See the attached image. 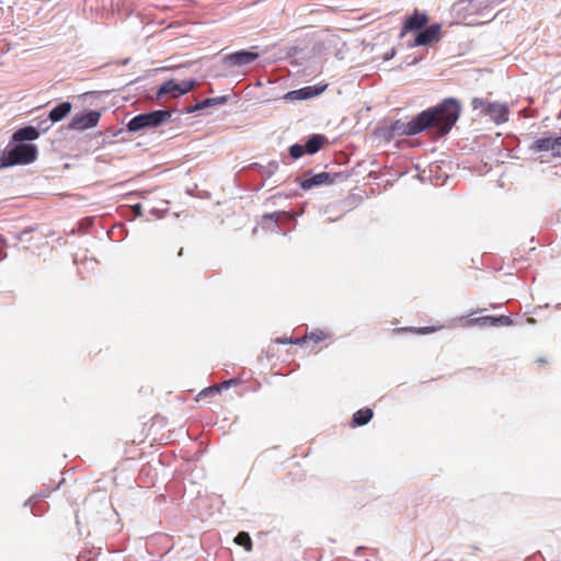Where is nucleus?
Listing matches in <instances>:
<instances>
[{
  "label": "nucleus",
  "mask_w": 561,
  "mask_h": 561,
  "mask_svg": "<svg viewBox=\"0 0 561 561\" xmlns=\"http://www.w3.org/2000/svg\"><path fill=\"white\" fill-rule=\"evenodd\" d=\"M461 103L456 98H446L434 106L423 110L408 123L396 119L390 123L396 136H414L427 131L434 138H443L450 133L461 114Z\"/></svg>",
  "instance_id": "obj_1"
},
{
  "label": "nucleus",
  "mask_w": 561,
  "mask_h": 561,
  "mask_svg": "<svg viewBox=\"0 0 561 561\" xmlns=\"http://www.w3.org/2000/svg\"><path fill=\"white\" fill-rule=\"evenodd\" d=\"M37 146L30 142H10L0 151V169L13 165H25L37 159Z\"/></svg>",
  "instance_id": "obj_2"
},
{
  "label": "nucleus",
  "mask_w": 561,
  "mask_h": 561,
  "mask_svg": "<svg viewBox=\"0 0 561 561\" xmlns=\"http://www.w3.org/2000/svg\"><path fill=\"white\" fill-rule=\"evenodd\" d=\"M176 110H153L146 113H140L131 117L126 124V129L129 133H138L145 128H156L162 126L171 121V117Z\"/></svg>",
  "instance_id": "obj_3"
},
{
  "label": "nucleus",
  "mask_w": 561,
  "mask_h": 561,
  "mask_svg": "<svg viewBox=\"0 0 561 561\" xmlns=\"http://www.w3.org/2000/svg\"><path fill=\"white\" fill-rule=\"evenodd\" d=\"M344 179H346V176L342 172L314 173L313 171L309 170L304 172L301 176H297L295 182L299 184L301 190L309 191L313 187L331 185L335 183L337 180Z\"/></svg>",
  "instance_id": "obj_4"
},
{
  "label": "nucleus",
  "mask_w": 561,
  "mask_h": 561,
  "mask_svg": "<svg viewBox=\"0 0 561 561\" xmlns=\"http://www.w3.org/2000/svg\"><path fill=\"white\" fill-rule=\"evenodd\" d=\"M329 139L323 134H311L304 139V142H296L288 148V154L293 160L300 159L304 154H316Z\"/></svg>",
  "instance_id": "obj_5"
},
{
  "label": "nucleus",
  "mask_w": 561,
  "mask_h": 561,
  "mask_svg": "<svg viewBox=\"0 0 561 561\" xmlns=\"http://www.w3.org/2000/svg\"><path fill=\"white\" fill-rule=\"evenodd\" d=\"M471 106L473 110H481L484 115L489 116L497 125L508 121V107L506 104L486 102L482 99L473 98Z\"/></svg>",
  "instance_id": "obj_6"
},
{
  "label": "nucleus",
  "mask_w": 561,
  "mask_h": 561,
  "mask_svg": "<svg viewBox=\"0 0 561 561\" xmlns=\"http://www.w3.org/2000/svg\"><path fill=\"white\" fill-rule=\"evenodd\" d=\"M196 85V79H187L181 82L170 79L159 85L156 95L159 100L165 96L179 98L192 91Z\"/></svg>",
  "instance_id": "obj_7"
},
{
  "label": "nucleus",
  "mask_w": 561,
  "mask_h": 561,
  "mask_svg": "<svg viewBox=\"0 0 561 561\" xmlns=\"http://www.w3.org/2000/svg\"><path fill=\"white\" fill-rule=\"evenodd\" d=\"M442 24L433 23L426 25L415 33L414 39L408 44L409 48L427 46L440 39Z\"/></svg>",
  "instance_id": "obj_8"
},
{
  "label": "nucleus",
  "mask_w": 561,
  "mask_h": 561,
  "mask_svg": "<svg viewBox=\"0 0 561 561\" xmlns=\"http://www.w3.org/2000/svg\"><path fill=\"white\" fill-rule=\"evenodd\" d=\"M101 113L96 110H84L72 116L69 128L72 130H85L98 125Z\"/></svg>",
  "instance_id": "obj_9"
},
{
  "label": "nucleus",
  "mask_w": 561,
  "mask_h": 561,
  "mask_svg": "<svg viewBox=\"0 0 561 561\" xmlns=\"http://www.w3.org/2000/svg\"><path fill=\"white\" fill-rule=\"evenodd\" d=\"M533 152L550 151L553 157H559L557 152L561 151V135H545L536 139L530 146Z\"/></svg>",
  "instance_id": "obj_10"
},
{
  "label": "nucleus",
  "mask_w": 561,
  "mask_h": 561,
  "mask_svg": "<svg viewBox=\"0 0 561 561\" xmlns=\"http://www.w3.org/2000/svg\"><path fill=\"white\" fill-rule=\"evenodd\" d=\"M430 18L426 12H420L417 9L410 15H408L400 31V37H404L407 33H416L428 24Z\"/></svg>",
  "instance_id": "obj_11"
},
{
  "label": "nucleus",
  "mask_w": 561,
  "mask_h": 561,
  "mask_svg": "<svg viewBox=\"0 0 561 561\" xmlns=\"http://www.w3.org/2000/svg\"><path fill=\"white\" fill-rule=\"evenodd\" d=\"M328 84L306 85L300 89L288 91L284 94L285 101H302L316 98L324 92Z\"/></svg>",
  "instance_id": "obj_12"
},
{
  "label": "nucleus",
  "mask_w": 561,
  "mask_h": 561,
  "mask_svg": "<svg viewBox=\"0 0 561 561\" xmlns=\"http://www.w3.org/2000/svg\"><path fill=\"white\" fill-rule=\"evenodd\" d=\"M259 53L248 49H240L224 57V64L230 67H243L252 64L259 58Z\"/></svg>",
  "instance_id": "obj_13"
},
{
  "label": "nucleus",
  "mask_w": 561,
  "mask_h": 561,
  "mask_svg": "<svg viewBox=\"0 0 561 561\" xmlns=\"http://www.w3.org/2000/svg\"><path fill=\"white\" fill-rule=\"evenodd\" d=\"M291 219V216L287 211H274L264 214L261 220L263 229H267L274 232H278L279 224L284 220Z\"/></svg>",
  "instance_id": "obj_14"
},
{
  "label": "nucleus",
  "mask_w": 561,
  "mask_h": 561,
  "mask_svg": "<svg viewBox=\"0 0 561 561\" xmlns=\"http://www.w3.org/2000/svg\"><path fill=\"white\" fill-rule=\"evenodd\" d=\"M228 99H229L228 95H221V96H216V98H207V99H204L201 102H196L194 105H191V106L186 107L181 113H183V114H191V113H195L197 111H202V110L215 106V105H224V104H226L228 102Z\"/></svg>",
  "instance_id": "obj_15"
},
{
  "label": "nucleus",
  "mask_w": 561,
  "mask_h": 561,
  "mask_svg": "<svg viewBox=\"0 0 561 561\" xmlns=\"http://www.w3.org/2000/svg\"><path fill=\"white\" fill-rule=\"evenodd\" d=\"M37 138H39V136L34 125L23 126L16 129L11 136L12 142H28Z\"/></svg>",
  "instance_id": "obj_16"
},
{
  "label": "nucleus",
  "mask_w": 561,
  "mask_h": 561,
  "mask_svg": "<svg viewBox=\"0 0 561 561\" xmlns=\"http://www.w3.org/2000/svg\"><path fill=\"white\" fill-rule=\"evenodd\" d=\"M71 108H72V104L69 101H64V102L58 103L56 106H54L48 112L47 116L54 123H58V122L62 121L71 112Z\"/></svg>",
  "instance_id": "obj_17"
},
{
  "label": "nucleus",
  "mask_w": 561,
  "mask_h": 561,
  "mask_svg": "<svg viewBox=\"0 0 561 561\" xmlns=\"http://www.w3.org/2000/svg\"><path fill=\"white\" fill-rule=\"evenodd\" d=\"M374 416V411L370 408H363L357 410L351 420L353 427L364 426L370 422Z\"/></svg>",
  "instance_id": "obj_18"
},
{
  "label": "nucleus",
  "mask_w": 561,
  "mask_h": 561,
  "mask_svg": "<svg viewBox=\"0 0 561 561\" xmlns=\"http://www.w3.org/2000/svg\"><path fill=\"white\" fill-rule=\"evenodd\" d=\"M513 319L510 316H483V327H510Z\"/></svg>",
  "instance_id": "obj_19"
},
{
  "label": "nucleus",
  "mask_w": 561,
  "mask_h": 561,
  "mask_svg": "<svg viewBox=\"0 0 561 561\" xmlns=\"http://www.w3.org/2000/svg\"><path fill=\"white\" fill-rule=\"evenodd\" d=\"M251 169L253 170H257L259 173L264 178V179H270L278 169V162L273 160V161H270L267 163V165H262L260 163H252L251 165Z\"/></svg>",
  "instance_id": "obj_20"
},
{
  "label": "nucleus",
  "mask_w": 561,
  "mask_h": 561,
  "mask_svg": "<svg viewBox=\"0 0 561 561\" xmlns=\"http://www.w3.org/2000/svg\"><path fill=\"white\" fill-rule=\"evenodd\" d=\"M234 543L241 546L245 549V551H251L253 548V542L250 535L245 531H240L233 539Z\"/></svg>",
  "instance_id": "obj_21"
},
{
  "label": "nucleus",
  "mask_w": 561,
  "mask_h": 561,
  "mask_svg": "<svg viewBox=\"0 0 561 561\" xmlns=\"http://www.w3.org/2000/svg\"><path fill=\"white\" fill-rule=\"evenodd\" d=\"M54 489L46 488L38 493L33 494L30 499H27L24 503V506L33 505L36 503H39L41 501H44L45 499L49 497Z\"/></svg>",
  "instance_id": "obj_22"
},
{
  "label": "nucleus",
  "mask_w": 561,
  "mask_h": 561,
  "mask_svg": "<svg viewBox=\"0 0 561 561\" xmlns=\"http://www.w3.org/2000/svg\"><path fill=\"white\" fill-rule=\"evenodd\" d=\"M376 134L386 141H391L396 137V134L391 130L390 124L379 127Z\"/></svg>",
  "instance_id": "obj_23"
},
{
  "label": "nucleus",
  "mask_w": 561,
  "mask_h": 561,
  "mask_svg": "<svg viewBox=\"0 0 561 561\" xmlns=\"http://www.w3.org/2000/svg\"><path fill=\"white\" fill-rule=\"evenodd\" d=\"M53 124L55 123L47 116L46 118L39 119L34 127L38 131V136H41L42 134L47 133L51 128Z\"/></svg>",
  "instance_id": "obj_24"
},
{
  "label": "nucleus",
  "mask_w": 561,
  "mask_h": 561,
  "mask_svg": "<svg viewBox=\"0 0 561 561\" xmlns=\"http://www.w3.org/2000/svg\"><path fill=\"white\" fill-rule=\"evenodd\" d=\"M36 228L33 227V226H30V227H26L25 229H23L22 231H20L19 233H15L14 234V239L18 241V242H21V243H28L31 240L27 238V236L33 232Z\"/></svg>",
  "instance_id": "obj_25"
},
{
  "label": "nucleus",
  "mask_w": 561,
  "mask_h": 561,
  "mask_svg": "<svg viewBox=\"0 0 561 561\" xmlns=\"http://www.w3.org/2000/svg\"><path fill=\"white\" fill-rule=\"evenodd\" d=\"M307 339L313 341L314 343H319L327 339V335L322 330L316 329L307 335Z\"/></svg>",
  "instance_id": "obj_26"
},
{
  "label": "nucleus",
  "mask_w": 561,
  "mask_h": 561,
  "mask_svg": "<svg viewBox=\"0 0 561 561\" xmlns=\"http://www.w3.org/2000/svg\"><path fill=\"white\" fill-rule=\"evenodd\" d=\"M463 2H468L469 4H476L477 7H484L486 8L491 2H495L496 4H500L504 2L505 0H462Z\"/></svg>",
  "instance_id": "obj_27"
},
{
  "label": "nucleus",
  "mask_w": 561,
  "mask_h": 561,
  "mask_svg": "<svg viewBox=\"0 0 561 561\" xmlns=\"http://www.w3.org/2000/svg\"><path fill=\"white\" fill-rule=\"evenodd\" d=\"M221 392V388L218 386L207 387L204 390H202L198 394V397H210L215 396Z\"/></svg>",
  "instance_id": "obj_28"
},
{
  "label": "nucleus",
  "mask_w": 561,
  "mask_h": 561,
  "mask_svg": "<svg viewBox=\"0 0 561 561\" xmlns=\"http://www.w3.org/2000/svg\"><path fill=\"white\" fill-rule=\"evenodd\" d=\"M30 506H31V513L34 516H42L43 514L46 513L47 507H48L47 505L42 506V505H39V503L33 504V505H30Z\"/></svg>",
  "instance_id": "obj_29"
},
{
  "label": "nucleus",
  "mask_w": 561,
  "mask_h": 561,
  "mask_svg": "<svg viewBox=\"0 0 561 561\" xmlns=\"http://www.w3.org/2000/svg\"><path fill=\"white\" fill-rule=\"evenodd\" d=\"M404 330L405 331H414V332H417V333H421V334H425V333L434 332L435 328H433V327H423V328H419V329L405 328Z\"/></svg>",
  "instance_id": "obj_30"
},
{
  "label": "nucleus",
  "mask_w": 561,
  "mask_h": 561,
  "mask_svg": "<svg viewBox=\"0 0 561 561\" xmlns=\"http://www.w3.org/2000/svg\"><path fill=\"white\" fill-rule=\"evenodd\" d=\"M239 383V378H231L228 381L222 382L218 387L222 390H228L230 387L236 386Z\"/></svg>",
  "instance_id": "obj_31"
},
{
  "label": "nucleus",
  "mask_w": 561,
  "mask_h": 561,
  "mask_svg": "<svg viewBox=\"0 0 561 561\" xmlns=\"http://www.w3.org/2000/svg\"><path fill=\"white\" fill-rule=\"evenodd\" d=\"M467 327L481 325L483 327V316L478 318H471L466 321Z\"/></svg>",
  "instance_id": "obj_32"
},
{
  "label": "nucleus",
  "mask_w": 561,
  "mask_h": 561,
  "mask_svg": "<svg viewBox=\"0 0 561 561\" xmlns=\"http://www.w3.org/2000/svg\"><path fill=\"white\" fill-rule=\"evenodd\" d=\"M131 209H133V213L135 214V216H137V217L142 216V205L141 204H139V203L135 204Z\"/></svg>",
  "instance_id": "obj_33"
},
{
  "label": "nucleus",
  "mask_w": 561,
  "mask_h": 561,
  "mask_svg": "<svg viewBox=\"0 0 561 561\" xmlns=\"http://www.w3.org/2000/svg\"><path fill=\"white\" fill-rule=\"evenodd\" d=\"M275 343L286 345V344H291V343H294V342H293V337H286V336H283V337H277V339L275 340Z\"/></svg>",
  "instance_id": "obj_34"
},
{
  "label": "nucleus",
  "mask_w": 561,
  "mask_h": 561,
  "mask_svg": "<svg viewBox=\"0 0 561 561\" xmlns=\"http://www.w3.org/2000/svg\"><path fill=\"white\" fill-rule=\"evenodd\" d=\"M397 54L396 48H391L390 50L386 51L383 55V60H390L392 59Z\"/></svg>",
  "instance_id": "obj_35"
},
{
  "label": "nucleus",
  "mask_w": 561,
  "mask_h": 561,
  "mask_svg": "<svg viewBox=\"0 0 561 561\" xmlns=\"http://www.w3.org/2000/svg\"><path fill=\"white\" fill-rule=\"evenodd\" d=\"M149 213L152 215V216H156L157 218H161L162 217V213L160 209L156 208V207H151Z\"/></svg>",
  "instance_id": "obj_36"
},
{
  "label": "nucleus",
  "mask_w": 561,
  "mask_h": 561,
  "mask_svg": "<svg viewBox=\"0 0 561 561\" xmlns=\"http://www.w3.org/2000/svg\"><path fill=\"white\" fill-rule=\"evenodd\" d=\"M307 341V335L305 337H297V339H293V344L295 345H301L304 344L305 342Z\"/></svg>",
  "instance_id": "obj_37"
},
{
  "label": "nucleus",
  "mask_w": 561,
  "mask_h": 561,
  "mask_svg": "<svg viewBox=\"0 0 561 561\" xmlns=\"http://www.w3.org/2000/svg\"><path fill=\"white\" fill-rule=\"evenodd\" d=\"M416 62H419L417 58H413V60H412V58H409V61H408L409 65H414Z\"/></svg>",
  "instance_id": "obj_38"
},
{
  "label": "nucleus",
  "mask_w": 561,
  "mask_h": 561,
  "mask_svg": "<svg viewBox=\"0 0 561 561\" xmlns=\"http://www.w3.org/2000/svg\"><path fill=\"white\" fill-rule=\"evenodd\" d=\"M416 62H419L417 58H413V60H412V58H409V61H408L409 65H414Z\"/></svg>",
  "instance_id": "obj_39"
},
{
  "label": "nucleus",
  "mask_w": 561,
  "mask_h": 561,
  "mask_svg": "<svg viewBox=\"0 0 561 561\" xmlns=\"http://www.w3.org/2000/svg\"><path fill=\"white\" fill-rule=\"evenodd\" d=\"M364 549H365V547H363V546H358V547L356 548L355 554H357V556H358V554H359V551H362V550H364Z\"/></svg>",
  "instance_id": "obj_40"
},
{
  "label": "nucleus",
  "mask_w": 561,
  "mask_h": 561,
  "mask_svg": "<svg viewBox=\"0 0 561 561\" xmlns=\"http://www.w3.org/2000/svg\"><path fill=\"white\" fill-rule=\"evenodd\" d=\"M129 60H130L129 58H126V59L122 60V62H121V64H122L123 66H125V65H127V64L129 62Z\"/></svg>",
  "instance_id": "obj_41"
},
{
  "label": "nucleus",
  "mask_w": 561,
  "mask_h": 561,
  "mask_svg": "<svg viewBox=\"0 0 561 561\" xmlns=\"http://www.w3.org/2000/svg\"><path fill=\"white\" fill-rule=\"evenodd\" d=\"M527 322L533 324V323H535V322H536V320H535L534 318H528V319H527Z\"/></svg>",
  "instance_id": "obj_42"
},
{
  "label": "nucleus",
  "mask_w": 561,
  "mask_h": 561,
  "mask_svg": "<svg viewBox=\"0 0 561 561\" xmlns=\"http://www.w3.org/2000/svg\"><path fill=\"white\" fill-rule=\"evenodd\" d=\"M5 257H7V253H1V254H0V261H2V260H3V259H5Z\"/></svg>",
  "instance_id": "obj_43"
},
{
  "label": "nucleus",
  "mask_w": 561,
  "mask_h": 561,
  "mask_svg": "<svg viewBox=\"0 0 561 561\" xmlns=\"http://www.w3.org/2000/svg\"><path fill=\"white\" fill-rule=\"evenodd\" d=\"M557 154H559V157H561V151H560V152H557Z\"/></svg>",
  "instance_id": "obj_44"
}]
</instances>
